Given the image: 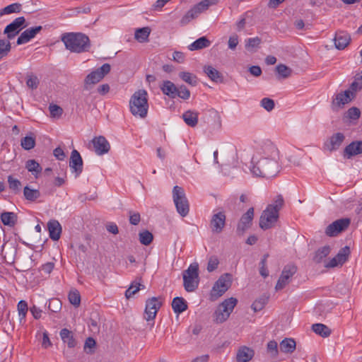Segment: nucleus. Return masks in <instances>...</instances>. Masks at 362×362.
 Instances as JSON below:
<instances>
[{"mask_svg": "<svg viewBox=\"0 0 362 362\" xmlns=\"http://www.w3.org/2000/svg\"><path fill=\"white\" fill-rule=\"evenodd\" d=\"M264 155H254L250 165L253 175L265 178L275 177L280 171L278 163L279 151L273 144L264 146Z\"/></svg>", "mask_w": 362, "mask_h": 362, "instance_id": "f257e3e1", "label": "nucleus"}, {"mask_svg": "<svg viewBox=\"0 0 362 362\" xmlns=\"http://www.w3.org/2000/svg\"><path fill=\"white\" fill-rule=\"evenodd\" d=\"M284 204L283 197L277 195L274 202L269 204L263 211L259 218V227L263 230L272 228L279 218V212Z\"/></svg>", "mask_w": 362, "mask_h": 362, "instance_id": "f03ea898", "label": "nucleus"}, {"mask_svg": "<svg viewBox=\"0 0 362 362\" xmlns=\"http://www.w3.org/2000/svg\"><path fill=\"white\" fill-rule=\"evenodd\" d=\"M65 47L71 52L81 53L88 51L90 44L87 35L81 33H68L62 36Z\"/></svg>", "mask_w": 362, "mask_h": 362, "instance_id": "7ed1b4c3", "label": "nucleus"}, {"mask_svg": "<svg viewBox=\"0 0 362 362\" xmlns=\"http://www.w3.org/2000/svg\"><path fill=\"white\" fill-rule=\"evenodd\" d=\"M129 111L136 117L144 119L148 111V93L144 89L135 91L129 102Z\"/></svg>", "mask_w": 362, "mask_h": 362, "instance_id": "20e7f679", "label": "nucleus"}, {"mask_svg": "<svg viewBox=\"0 0 362 362\" xmlns=\"http://www.w3.org/2000/svg\"><path fill=\"white\" fill-rule=\"evenodd\" d=\"M238 303L235 298L230 297L218 305L214 313V321L221 324L226 321Z\"/></svg>", "mask_w": 362, "mask_h": 362, "instance_id": "39448f33", "label": "nucleus"}, {"mask_svg": "<svg viewBox=\"0 0 362 362\" xmlns=\"http://www.w3.org/2000/svg\"><path fill=\"white\" fill-rule=\"evenodd\" d=\"M198 264H191L187 269L183 272V285L187 292L194 291L199 286Z\"/></svg>", "mask_w": 362, "mask_h": 362, "instance_id": "423d86ee", "label": "nucleus"}, {"mask_svg": "<svg viewBox=\"0 0 362 362\" xmlns=\"http://www.w3.org/2000/svg\"><path fill=\"white\" fill-rule=\"evenodd\" d=\"M219 0H203L194 5L180 20L181 25H186L192 20L197 18L200 13L206 11L210 6L216 4Z\"/></svg>", "mask_w": 362, "mask_h": 362, "instance_id": "0eeeda50", "label": "nucleus"}, {"mask_svg": "<svg viewBox=\"0 0 362 362\" xmlns=\"http://www.w3.org/2000/svg\"><path fill=\"white\" fill-rule=\"evenodd\" d=\"M173 199L177 213L182 217L186 216L189 211V205L184 189L177 185L173 189Z\"/></svg>", "mask_w": 362, "mask_h": 362, "instance_id": "6e6552de", "label": "nucleus"}, {"mask_svg": "<svg viewBox=\"0 0 362 362\" xmlns=\"http://www.w3.org/2000/svg\"><path fill=\"white\" fill-rule=\"evenodd\" d=\"M111 66L104 64L100 67L91 71L84 79L83 89L89 90L96 83H99L107 74L110 73Z\"/></svg>", "mask_w": 362, "mask_h": 362, "instance_id": "1a4fd4ad", "label": "nucleus"}, {"mask_svg": "<svg viewBox=\"0 0 362 362\" xmlns=\"http://www.w3.org/2000/svg\"><path fill=\"white\" fill-rule=\"evenodd\" d=\"M232 276L230 274L221 275L214 284L210 293L211 300H216L223 296L231 286Z\"/></svg>", "mask_w": 362, "mask_h": 362, "instance_id": "9d476101", "label": "nucleus"}, {"mask_svg": "<svg viewBox=\"0 0 362 362\" xmlns=\"http://www.w3.org/2000/svg\"><path fill=\"white\" fill-rule=\"evenodd\" d=\"M350 224L349 218H340L327 226L325 234L329 237H334L345 230Z\"/></svg>", "mask_w": 362, "mask_h": 362, "instance_id": "9b49d317", "label": "nucleus"}, {"mask_svg": "<svg viewBox=\"0 0 362 362\" xmlns=\"http://www.w3.org/2000/svg\"><path fill=\"white\" fill-rule=\"evenodd\" d=\"M297 267L293 264L285 266L275 286L276 291L283 289L290 282L291 278L296 273Z\"/></svg>", "mask_w": 362, "mask_h": 362, "instance_id": "f8f14e48", "label": "nucleus"}, {"mask_svg": "<svg viewBox=\"0 0 362 362\" xmlns=\"http://www.w3.org/2000/svg\"><path fill=\"white\" fill-rule=\"evenodd\" d=\"M162 305L161 300L156 297H152L146 300L144 318L149 321L153 320L158 310Z\"/></svg>", "mask_w": 362, "mask_h": 362, "instance_id": "ddd939ff", "label": "nucleus"}, {"mask_svg": "<svg viewBox=\"0 0 362 362\" xmlns=\"http://www.w3.org/2000/svg\"><path fill=\"white\" fill-rule=\"evenodd\" d=\"M226 218L223 211H214L210 221L211 231L214 233H221L226 226Z\"/></svg>", "mask_w": 362, "mask_h": 362, "instance_id": "4468645a", "label": "nucleus"}, {"mask_svg": "<svg viewBox=\"0 0 362 362\" xmlns=\"http://www.w3.org/2000/svg\"><path fill=\"white\" fill-rule=\"evenodd\" d=\"M254 218V209L250 208L244 214L242 215L238 226L236 232L238 235H243L244 233L250 228Z\"/></svg>", "mask_w": 362, "mask_h": 362, "instance_id": "2eb2a0df", "label": "nucleus"}, {"mask_svg": "<svg viewBox=\"0 0 362 362\" xmlns=\"http://www.w3.org/2000/svg\"><path fill=\"white\" fill-rule=\"evenodd\" d=\"M25 23V19L23 16L16 18L12 23L6 27L4 33L7 34L8 39L13 38L21 31L22 27L26 26L24 25Z\"/></svg>", "mask_w": 362, "mask_h": 362, "instance_id": "dca6fc26", "label": "nucleus"}, {"mask_svg": "<svg viewBox=\"0 0 362 362\" xmlns=\"http://www.w3.org/2000/svg\"><path fill=\"white\" fill-rule=\"evenodd\" d=\"M91 143L93 144L95 153L98 156L108 153L110 149L109 142L103 136L94 137Z\"/></svg>", "mask_w": 362, "mask_h": 362, "instance_id": "f3484780", "label": "nucleus"}, {"mask_svg": "<svg viewBox=\"0 0 362 362\" xmlns=\"http://www.w3.org/2000/svg\"><path fill=\"white\" fill-rule=\"evenodd\" d=\"M42 29V27L39 25L33 28H30L24 30L17 40L18 45L27 43L31 39L35 37Z\"/></svg>", "mask_w": 362, "mask_h": 362, "instance_id": "a211bd4d", "label": "nucleus"}, {"mask_svg": "<svg viewBox=\"0 0 362 362\" xmlns=\"http://www.w3.org/2000/svg\"><path fill=\"white\" fill-rule=\"evenodd\" d=\"M69 166L71 168L74 169L76 176L81 173L83 169V160L77 150L74 149L71 152Z\"/></svg>", "mask_w": 362, "mask_h": 362, "instance_id": "6ab92c4d", "label": "nucleus"}, {"mask_svg": "<svg viewBox=\"0 0 362 362\" xmlns=\"http://www.w3.org/2000/svg\"><path fill=\"white\" fill-rule=\"evenodd\" d=\"M334 40L337 49H344L349 44L351 36L348 33L340 30L336 33Z\"/></svg>", "mask_w": 362, "mask_h": 362, "instance_id": "aec40b11", "label": "nucleus"}, {"mask_svg": "<svg viewBox=\"0 0 362 362\" xmlns=\"http://www.w3.org/2000/svg\"><path fill=\"white\" fill-rule=\"evenodd\" d=\"M354 92L349 90H346L344 92L339 93L336 95L333 99L332 105L334 107H341L351 101V97L354 96Z\"/></svg>", "mask_w": 362, "mask_h": 362, "instance_id": "412c9836", "label": "nucleus"}, {"mask_svg": "<svg viewBox=\"0 0 362 362\" xmlns=\"http://www.w3.org/2000/svg\"><path fill=\"white\" fill-rule=\"evenodd\" d=\"M255 351L252 349L247 346H241L237 351V362H248L254 357Z\"/></svg>", "mask_w": 362, "mask_h": 362, "instance_id": "4be33fe9", "label": "nucleus"}, {"mask_svg": "<svg viewBox=\"0 0 362 362\" xmlns=\"http://www.w3.org/2000/svg\"><path fill=\"white\" fill-rule=\"evenodd\" d=\"M344 140V136L342 133H336L330 137L328 143H325V148L329 151L336 150L339 148Z\"/></svg>", "mask_w": 362, "mask_h": 362, "instance_id": "5701e85b", "label": "nucleus"}, {"mask_svg": "<svg viewBox=\"0 0 362 362\" xmlns=\"http://www.w3.org/2000/svg\"><path fill=\"white\" fill-rule=\"evenodd\" d=\"M361 153H362V141L351 142L344 151V157L347 158Z\"/></svg>", "mask_w": 362, "mask_h": 362, "instance_id": "b1692460", "label": "nucleus"}, {"mask_svg": "<svg viewBox=\"0 0 362 362\" xmlns=\"http://www.w3.org/2000/svg\"><path fill=\"white\" fill-rule=\"evenodd\" d=\"M62 340L70 349L74 348L77 345V341L73 333L66 328L61 329L59 332Z\"/></svg>", "mask_w": 362, "mask_h": 362, "instance_id": "393cba45", "label": "nucleus"}, {"mask_svg": "<svg viewBox=\"0 0 362 362\" xmlns=\"http://www.w3.org/2000/svg\"><path fill=\"white\" fill-rule=\"evenodd\" d=\"M47 228L51 239L58 240L60 238L62 227L57 221H49L47 223Z\"/></svg>", "mask_w": 362, "mask_h": 362, "instance_id": "a878e982", "label": "nucleus"}, {"mask_svg": "<svg viewBox=\"0 0 362 362\" xmlns=\"http://www.w3.org/2000/svg\"><path fill=\"white\" fill-rule=\"evenodd\" d=\"M163 93L170 98H176L177 86L170 81H163L160 85Z\"/></svg>", "mask_w": 362, "mask_h": 362, "instance_id": "bb28decb", "label": "nucleus"}, {"mask_svg": "<svg viewBox=\"0 0 362 362\" xmlns=\"http://www.w3.org/2000/svg\"><path fill=\"white\" fill-rule=\"evenodd\" d=\"M280 350L285 354H292L296 346V341L292 338H285L280 342Z\"/></svg>", "mask_w": 362, "mask_h": 362, "instance_id": "cd10ccee", "label": "nucleus"}, {"mask_svg": "<svg viewBox=\"0 0 362 362\" xmlns=\"http://www.w3.org/2000/svg\"><path fill=\"white\" fill-rule=\"evenodd\" d=\"M204 71L207 76L214 82H222L223 76L222 74L215 68L211 66H205L204 67Z\"/></svg>", "mask_w": 362, "mask_h": 362, "instance_id": "c85d7f7f", "label": "nucleus"}, {"mask_svg": "<svg viewBox=\"0 0 362 362\" xmlns=\"http://www.w3.org/2000/svg\"><path fill=\"white\" fill-rule=\"evenodd\" d=\"M172 308L175 313H181L187 309V301L182 297H175L172 301Z\"/></svg>", "mask_w": 362, "mask_h": 362, "instance_id": "c756f323", "label": "nucleus"}, {"mask_svg": "<svg viewBox=\"0 0 362 362\" xmlns=\"http://www.w3.org/2000/svg\"><path fill=\"white\" fill-rule=\"evenodd\" d=\"M198 115H199V113L197 112L187 110L183 113L182 118H183L185 122L188 126L194 127L197 124Z\"/></svg>", "mask_w": 362, "mask_h": 362, "instance_id": "7c9ffc66", "label": "nucleus"}, {"mask_svg": "<svg viewBox=\"0 0 362 362\" xmlns=\"http://www.w3.org/2000/svg\"><path fill=\"white\" fill-rule=\"evenodd\" d=\"M210 45L211 42L206 37H201L189 45L188 48L189 49L194 51L208 47Z\"/></svg>", "mask_w": 362, "mask_h": 362, "instance_id": "2f4dec72", "label": "nucleus"}, {"mask_svg": "<svg viewBox=\"0 0 362 362\" xmlns=\"http://www.w3.org/2000/svg\"><path fill=\"white\" fill-rule=\"evenodd\" d=\"M25 168L32 173L35 177H37L42 171V167L34 159H30L26 161Z\"/></svg>", "mask_w": 362, "mask_h": 362, "instance_id": "473e14b6", "label": "nucleus"}, {"mask_svg": "<svg viewBox=\"0 0 362 362\" xmlns=\"http://www.w3.org/2000/svg\"><path fill=\"white\" fill-rule=\"evenodd\" d=\"M331 248L328 245H325L319 248L315 253L313 257V261L315 263H320L322 260L329 255L330 253Z\"/></svg>", "mask_w": 362, "mask_h": 362, "instance_id": "72a5a7b5", "label": "nucleus"}, {"mask_svg": "<svg viewBox=\"0 0 362 362\" xmlns=\"http://www.w3.org/2000/svg\"><path fill=\"white\" fill-rule=\"evenodd\" d=\"M1 220L4 225L13 226L17 221V216L13 212H3L1 214Z\"/></svg>", "mask_w": 362, "mask_h": 362, "instance_id": "f704fd0d", "label": "nucleus"}, {"mask_svg": "<svg viewBox=\"0 0 362 362\" xmlns=\"http://www.w3.org/2000/svg\"><path fill=\"white\" fill-rule=\"evenodd\" d=\"M312 330L317 334L322 337H327L331 334L330 329L324 324L316 323L313 325Z\"/></svg>", "mask_w": 362, "mask_h": 362, "instance_id": "c9c22d12", "label": "nucleus"}, {"mask_svg": "<svg viewBox=\"0 0 362 362\" xmlns=\"http://www.w3.org/2000/svg\"><path fill=\"white\" fill-rule=\"evenodd\" d=\"M179 77L185 83L192 86H196L198 84V78L196 75L187 71L179 73Z\"/></svg>", "mask_w": 362, "mask_h": 362, "instance_id": "e433bc0d", "label": "nucleus"}, {"mask_svg": "<svg viewBox=\"0 0 362 362\" xmlns=\"http://www.w3.org/2000/svg\"><path fill=\"white\" fill-rule=\"evenodd\" d=\"M151 33V29L148 27L138 28L135 31L134 37L136 40L140 42L146 41Z\"/></svg>", "mask_w": 362, "mask_h": 362, "instance_id": "4c0bfd02", "label": "nucleus"}, {"mask_svg": "<svg viewBox=\"0 0 362 362\" xmlns=\"http://www.w3.org/2000/svg\"><path fill=\"white\" fill-rule=\"evenodd\" d=\"M276 71L278 74V78H287L292 74V69L285 64H280L276 66Z\"/></svg>", "mask_w": 362, "mask_h": 362, "instance_id": "58836bf2", "label": "nucleus"}, {"mask_svg": "<svg viewBox=\"0 0 362 362\" xmlns=\"http://www.w3.org/2000/svg\"><path fill=\"white\" fill-rule=\"evenodd\" d=\"M21 145L25 150L33 149L35 146V137L33 134L27 135L21 139Z\"/></svg>", "mask_w": 362, "mask_h": 362, "instance_id": "ea45409f", "label": "nucleus"}, {"mask_svg": "<svg viewBox=\"0 0 362 362\" xmlns=\"http://www.w3.org/2000/svg\"><path fill=\"white\" fill-rule=\"evenodd\" d=\"M139 240L141 244L144 245H149L153 240V235L150 231L144 230L139 232Z\"/></svg>", "mask_w": 362, "mask_h": 362, "instance_id": "a19ab883", "label": "nucleus"}, {"mask_svg": "<svg viewBox=\"0 0 362 362\" xmlns=\"http://www.w3.org/2000/svg\"><path fill=\"white\" fill-rule=\"evenodd\" d=\"M23 194L27 200L35 201L40 196V192L37 189H33L28 186L24 187Z\"/></svg>", "mask_w": 362, "mask_h": 362, "instance_id": "79ce46f5", "label": "nucleus"}, {"mask_svg": "<svg viewBox=\"0 0 362 362\" xmlns=\"http://www.w3.org/2000/svg\"><path fill=\"white\" fill-rule=\"evenodd\" d=\"M267 302H268V297H267L266 296H262L253 302V303L252 304V306H251L252 309L255 312L260 311L264 308V306L267 303Z\"/></svg>", "mask_w": 362, "mask_h": 362, "instance_id": "37998d69", "label": "nucleus"}, {"mask_svg": "<svg viewBox=\"0 0 362 362\" xmlns=\"http://www.w3.org/2000/svg\"><path fill=\"white\" fill-rule=\"evenodd\" d=\"M68 298L71 305L75 307H78L81 304V295L76 289L69 291Z\"/></svg>", "mask_w": 362, "mask_h": 362, "instance_id": "c03bdc74", "label": "nucleus"}, {"mask_svg": "<svg viewBox=\"0 0 362 362\" xmlns=\"http://www.w3.org/2000/svg\"><path fill=\"white\" fill-rule=\"evenodd\" d=\"M267 351L272 358H276L279 354L277 342L274 340L269 341L267 344Z\"/></svg>", "mask_w": 362, "mask_h": 362, "instance_id": "a18cd8bd", "label": "nucleus"}, {"mask_svg": "<svg viewBox=\"0 0 362 362\" xmlns=\"http://www.w3.org/2000/svg\"><path fill=\"white\" fill-rule=\"evenodd\" d=\"M21 4L19 3H14L10 4L3 8L1 14H10L13 13H19L21 11Z\"/></svg>", "mask_w": 362, "mask_h": 362, "instance_id": "49530a36", "label": "nucleus"}, {"mask_svg": "<svg viewBox=\"0 0 362 362\" xmlns=\"http://www.w3.org/2000/svg\"><path fill=\"white\" fill-rule=\"evenodd\" d=\"M350 89L353 92H357L362 89V71L355 76L354 81L350 86Z\"/></svg>", "mask_w": 362, "mask_h": 362, "instance_id": "de8ad7c7", "label": "nucleus"}, {"mask_svg": "<svg viewBox=\"0 0 362 362\" xmlns=\"http://www.w3.org/2000/svg\"><path fill=\"white\" fill-rule=\"evenodd\" d=\"M176 97L187 100L190 97V91L185 85H181L177 87Z\"/></svg>", "mask_w": 362, "mask_h": 362, "instance_id": "09e8293b", "label": "nucleus"}, {"mask_svg": "<svg viewBox=\"0 0 362 362\" xmlns=\"http://www.w3.org/2000/svg\"><path fill=\"white\" fill-rule=\"evenodd\" d=\"M141 286V284L139 282H132L129 288L125 291L126 298H129L137 293L139 291Z\"/></svg>", "mask_w": 362, "mask_h": 362, "instance_id": "8fccbe9b", "label": "nucleus"}, {"mask_svg": "<svg viewBox=\"0 0 362 362\" xmlns=\"http://www.w3.org/2000/svg\"><path fill=\"white\" fill-rule=\"evenodd\" d=\"M48 309L52 313H57L62 309V303L58 298H52L48 304Z\"/></svg>", "mask_w": 362, "mask_h": 362, "instance_id": "3c124183", "label": "nucleus"}, {"mask_svg": "<svg viewBox=\"0 0 362 362\" xmlns=\"http://www.w3.org/2000/svg\"><path fill=\"white\" fill-rule=\"evenodd\" d=\"M18 311L20 317V320H24L28 311V304L25 300H21L18 303Z\"/></svg>", "mask_w": 362, "mask_h": 362, "instance_id": "603ef678", "label": "nucleus"}, {"mask_svg": "<svg viewBox=\"0 0 362 362\" xmlns=\"http://www.w3.org/2000/svg\"><path fill=\"white\" fill-rule=\"evenodd\" d=\"M96 345L95 340L93 337H88L86 339L83 349L87 354H93L94 352L93 349Z\"/></svg>", "mask_w": 362, "mask_h": 362, "instance_id": "864d4df0", "label": "nucleus"}, {"mask_svg": "<svg viewBox=\"0 0 362 362\" xmlns=\"http://www.w3.org/2000/svg\"><path fill=\"white\" fill-rule=\"evenodd\" d=\"M11 49V44L4 40H0V59L6 56Z\"/></svg>", "mask_w": 362, "mask_h": 362, "instance_id": "5fc2aeb1", "label": "nucleus"}, {"mask_svg": "<svg viewBox=\"0 0 362 362\" xmlns=\"http://www.w3.org/2000/svg\"><path fill=\"white\" fill-rule=\"evenodd\" d=\"M260 105L267 111H272L275 106L274 101L269 98H264L260 101Z\"/></svg>", "mask_w": 362, "mask_h": 362, "instance_id": "6e6d98bb", "label": "nucleus"}, {"mask_svg": "<svg viewBox=\"0 0 362 362\" xmlns=\"http://www.w3.org/2000/svg\"><path fill=\"white\" fill-rule=\"evenodd\" d=\"M349 254L350 249L349 247L346 246L341 248L336 256L337 257V259H340L339 262H341L344 264L347 260Z\"/></svg>", "mask_w": 362, "mask_h": 362, "instance_id": "4d7b16f0", "label": "nucleus"}, {"mask_svg": "<svg viewBox=\"0 0 362 362\" xmlns=\"http://www.w3.org/2000/svg\"><path fill=\"white\" fill-rule=\"evenodd\" d=\"M261 39L259 37L248 38L246 40L245 47L248 49L257 47L261 44Z\"/></svg>", "mask_w": 362, "mask_h": 362, "instance_id": "13d9d810", "label": "nucleus"}, {"mask_svg": "<svg viewBox=\"0 0 362 362\" xmlns=\"http://www.w3.org/2000/svg\"><path fill=\"white\" fill-rule=\"evenodd\" d=\"M49 110L51 116L53 117H59L63 113L62 108L57 105L51 104L49 106Z\"/></svg>", "mask_w": 362, "mask_h": 362, "instance_id": "bf43d9fd", "label": "nucleus"}, {"mask_svg": "<svg viewBox=\"0 0 362 362\" xmlns=\"http://www.w3.org/2000/svg\"><path fill=\"white\" fill-rule=\"evenodd\" d=\"M8 185H9V188L13 191H19V189L21 186V182L13 177L12 176H8Z\"/></svg>", "mask_w": 362, "mask_h": 362, "instance_id": "052dcab7", "label": "nucleus"}, {"mask_svg": "<svg viewBox=\"0 0 362 362\" xmlns=\"http://www.w3.org/2000/svg\"><path fill=\"white\" fill-rule=\"evenodd\" d=\"M39 79L36 76L30 75L28 76L26 84L29 88L32 89H36L39 85Z\"/></svg>", "mask_w": 362, "mask_h": 362, "instance_id": "680f3d73", "label": "nucleus"}, {"mask_svg": "<svg viewBox=\"0 0 362 362\" xmlns=\"http://www.w3.org/2000/svg\"><path fill=\"white\" fill-rule=\"evenodd\" d=\"M238 36L236 34L230 35L228 42V48L232 50H235L238 45Z\"/></svg>", "mask_w": 362, "mask_h": 362, "instance_id": "e2e57ef3", "label": "nucleus"}, {"mask_svg": "<svg viewBox=\"0 0 362 362\" xmlns=\"http://www.w3.org/2000/svg\"><path fill=\"white\" fill-rule=\"evenodd\" d=\"M129 214V222L131 224L136 226L139 223L141 217L140 214L138 212H133L130 211Z\"/></svg>", "mask_w": 362, "mask_h": 362, "instance_id": "0e129e2a", "label": "nucleus"}, {"mask_svg": "<svg viewBox=\"0 0 362 362\" xmlns=\"http://www.w3.org/2000/svg\"><path fill=\"white\" fill-rule=\"evenodd\" d=\"M348 117L351 119H357L361 115V112L357 107H351L347 112Z\"/></svg>", "mask_w": 362, "mask_h": 362, "instance_id": "69168bd1", "label": "nucleus"}, {"mask_svg": "<svg viewBox=\"0 0 362 362\" xmlns=\"http://www.w3.org/2000/svg\"><path fill=\"white\" fill-rule=\"evenodd\" d=\"M218 265V260L216 257H211L209 259L208 265H207V270L209 272H211L214 271Z\"/></svg>", "mask_w": 362, "mask_h": 362, "instance_id": "338daca9", "label": "nucleus"}, {"mask_svg": "<svg viewBox=\"0 0 362 362\" xmlns=\"http://www.w3.org/2000/svg\"><path fill=\"white\" fill-rule=\"evenodd\" d=\"M54 267V264L53 262H47L42 265L40 270L45 273L46 274H49Z\"/></svg>", "mask_w": 362, "mask_h": 362, "instance_id": "774afa93", "label": "nucleus"}]
</instances>
